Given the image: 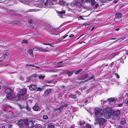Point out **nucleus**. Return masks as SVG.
<instances>
[{
    "label": "nucleus",
    "instance_id": "nucleus-1",
    "mask_svg": "<svg viewBox=\"0 0 128 128\" xmlns=\"http://www.w3.org/2000/svg\"><path fill=\"white\" fill-rule=\"evenodd\" d=\"M5 92L7 94V98L11 100L14 98V96L12 95L13 91L11 89L7 88L6 89Z\"/></svg>",
    "mask_w": 128,
    "mask_h": 128
},
{
    "label": "nucleus",
    "instance_id": "nucleus-2",
    "mask_svg": "<svg viewBox=\"0 0 128 128\" xmlns=\"http://www.w3.org/2000/svg\"><path fill=\"white\" fill-rule=\"evenodd\" d=\"M24 122L25 124L29 128L32 127L34 125L33 121L32 120L29 121L28 119H24Z\"/></svg>",
    "mask_w": 128,
    "mask_h": 128
},
{
    "label": "nucleus",
    "instance_id": "nucleus-3",
    "mask_svg": "<svg viewBox=\"0 0 128 128\" xmlns=\"http://www.w3.org/2000/svg\"><path fill=\"white\" fill-rule=\"evenodd\" d=\"M104 114V110L102 109H98L95 111V114L96 115H98V114L100 116H102Z\"/></svg>",
    "mask_w": 128,
    "mask_h": 128
},
{
    "label": "nucleus",
    "instance_id": "nucleus-4",
    "mask_svg": "<svg viewBox=\"0 0 128 128\" xmlns=\"http://www.w3.org/2000/svg\"><path fill=\"white\" fill-rule=\"evenodd\" d=\"M96 122L100 124H102L105 122L106 120L103 118H97L96 119Z\"/></svg>",
    "mask_w": 128,
    "mask_h": 128
},
{
    "label": "nucleus",
    "instance_id": "nucleus-5",
    "mask_svg": "<svg viewBox=\"0 0 128 128\" xmlns=\"http://www.w3.org/2000/svg\"><path fill=\"white\" fill-rule=\"evenodd\" d=\"M24 121L23 120H21L18 122V124L21 128H23L24 127Z\"/></svg>",
    "mask_w": 128,
    "mask_h": 128
},
{
    "label": "nucleus",
    "instance_id": "nucleus-6",
    "mask_svg": "<svg viewBox=\"0 0 128 128\" xmlns=\"http://www.w3.org/2000/svg\"><path fill=\"white\" fill-rule=\"evenodd\" d=\"M37 87L35 84H32L30 85L29 86V89L31 90H36Z\"/></svg>",
    "mask_w": 128,
    "mask_h": 128
},
{
    "label": "nucleus",
    "instance_id": "nucleus-7",
    "mask_svg": "<svg viewBox=\"0 0 128 128\" xmlns=\"http://www.w3.org/2000/svg\"><path fill=\"white\" fill-rule=\"evenodd\" d=\"M26 88L22 89L20 91V95L22 96H23L26 94Z\"/></svg>",
    "mask_w": 128,
    "mask_h": 128
},
{
    "label": "nucleus",
    "instance_id": "nucleus-8",
    "mask_svg": "<svg viewBox=\"0 0 128 128\" xmlns=\"http://www.w3.org/2000/svg\"><path fill=\"white\" fill-rule=\"evenodd\" d=\"M111 113L109 112H105L104 115V117L107 119H108L111 117Z\"/></svg>",
    "mask_w": 128,
    "mask_h": 128
},
{
    "label": "nucleus",
    "instance_id": "nucleus-9",
    "mask_svg": "<svg viewBox=\"0 0 128 128\" xmlns=\"http://www.w3.org/2000/svg\"><path fill=\"white\" fill-rule=\"evenodd\" d=\"M38 50H39V51H41L44 52H48L49 50H46V48L45 49H44V48H38Z\"/></svg>",
    "mask_w": 128,
    "mask_h": 128
},
{
    "label": "nucleus",
    "instance_id": "nucleus-10",
    "mask_svg": "<svg viewBox=\"0 0 128 128\" xmlns=\"http://www.w3.org/2000/svg\"><path fill=\"white\" fill-rule=\"evenodd\" d=\"M120 114L119 110H117L114 112V115L116 116H118Z\"/></svg>",
    "mask_w": 128,
    "mask_h": 128
},
{
    "label": "nucleus",
    "instance_id": "nucleus-11",
    "mask_svg": "<svg viewBox=\"0 0 128 128\" xmlns=\"http://www.w3.org/2000/svg\"><path fill=\"white\" fill-rule=\"evenodd\" d=\"M74 71H66V73L68 75V76H71L74 73Z\"/></svg>",
    "mask_w": 128,
    "mask_h": 128
},
{
    "label": "nucleus",
    "instance_id": "nucleus-12",
    "mask_svg": "<svg viewBox=\"0 0 128 128\" xmlns=\"http://www.w3.org/2000/svg\"><path fill=\"white\" fill-rule=\"evenodd\" d=\"M114 20L116 22H120L122 20V19L121 18L116 17Z\"/></svg>",
    "mask_w": 128,
    "mask_h": 128
},
{
    "label": "nucleus",
    "instance_id": "nucleus-13",
    "mask_svg": "<svg viewBox=\"0 0 128 128\" xmlns=\"http://www.w3.org/2000/svg\"><path fill=\"white\" fill-rule=\"evenodd\" d=\"M116 98H108V101L109 102H112L116 100Z\"/></svg>",
    "mask_w": 128,
    "mask_h": 128
},
{
    "label": "nucleus",
    "instance_id": "nucleus-14",
    "mask_svg": "<svg viewBox=\"0 0 128 128\" xmlns=\"http://www.w3.org/2000/svg\"><path fill=\"white\" fill-rule=\"evenodd\" d=\"M20 95L19 94H17L15 98V99L16 100H20L21 97Z\"/></svg>",
    "mask_w": 128,
    "mask_h": 128
},
{
    "label": "nucleus",
    "instance_id": "nucleus-15",
    "mask_svg": "<svg viewBox=\"0 0 128 128\" xmlns=\"http://www.w3.org/2000/svg\"><path fill=\"white\" fill-rule=\"evenodd\" d=\"M88 77V74H85L83 76H81V79L82 80H84Z\"/></svg>",
    "mask_w": 128,
    "mask_h": 128
},
{
    "label": "nucleus",
    "instance_id": "nucleus-16",
    "mask_svg": "<svg viewBox=\"0 0 128 128\" xmlns=\"http://www.w3.org/2000/svg\"><path fill=\"white\" fill-rule=\"evenodd\" d=\"M28 53L32 57H34L33 54V52L32 50L30 49L29 50H28Z\"/></svg>",
    "mask_w": 128,
    "mask_h": 128
},
{
    "label": "nucleus",
    "instance_id": "nucleus-17",
    "mask_svg": "<svg viewBox=\"0 0 128 128\" xmlns=\"http://www.w3.org/2000/svg\"><path fill=\"white\" fill-rule=\"evenodd\" d=\"M105 112L111 113V109L110 108H108L106 109Z\"/></svg>",
    "mask_w": 128,
    "mask_h": 128
},
{
    "label": "nucleus",
    "instance_id": "nucleus-18",
    "mask_svg": "<svg viewBox=\"0 0 128 128\" xmlns=\"http://www.w3.org/2000/svg\"><path fill=\"white\" fill-rule=\"evenodd\" d=\"M39 107L37 106H35L32 108L33 109L34 111H38L39 109Z\"/></svg>",
    "mask_w": 128,
    "mask_h": 128
},
{
    "label": "nucleus",
    "instance_id": "nucleus-19",
    "mask_svg": "<svg viewBox=\"0 0 128 128\" xmlns=\"http://www.w3.org/2000/svg\"><path fill=\"white\" fill-rule=\"evenodd\" d=\"M51 90L50 89H48L46 90L45 91V93L46 94H50L51 92Z\"/></svg>",
    "mask_w": 128,
    "mask_h": 128
},
{
    "label": "nucleus",
    "instance_id": "nucleus-20",
    "mask_svg": "<svg viewBox=\"0 0 128 128\" xmlns=\"http://www.w3.org/2000/svg\"><path fill=\"white\" fill-rule=\"evenodd\" d=\"M8 52H6L5 54L3 55L1 58L4 59L5 58L6 56H8Z\"/></svg>",
    "mask_w": 128,
    "mask_h": 128
},
{
    "label": "nucleus",
    "instance_id": "nucleus-21",
    "mask_svg": "<svg viewBox=\"0 0 128 128\" xmlns=\"http://www.w3.org/2000/svg\"><path fill=\"white\" fill-rule=\"evenodd\" d=\"M83 4H85L86 2L88 3V2L90 3V1L88 0H81Z\"/></svg>",
    "mask_w": 128,
    "mask_h": 128
},
{
    "label": "nucleus",
    "instance_id": "nucleus-22",
    "mask_svg": "<svg viewBox=\"0 0 128 128\" xmlns=\"http://www.w3.org/2000/svg\"><path fill=\"white\" fill-rule=\"evenodd\" d=\"M69 96L70 97L73 98H76V95L73 94H70Z\"/></svg>",
    "mask_w": 128,
    "mask_h": 128
},
{
    "label": "nucleus",
    "instance_id": "nucleus-23",
    "mask_svg": "<svg viewBox=\"0 0 128 128\" xmlns=\"http://www.w3.org/2000/svg\"><path fill=\"white\" fill-rule=\"evenodd\" d=\"M122 14L120 13H117L116 14V17L117 18H121V16Z\"/></svg>",
    "mask_w": 128,
    "mask_h": 128
},
{
    "label": "nucleus",
    "instance_id": "nucleus-24",
    "mask_svg": "<svg viewBox=\"0 0 128 128\" xmlns=\"http://www.w3.org/2000/svg\"><path fill=\"white\" fill-rule=\"evenodd\" d=\"M58 4L64 6V1L62 0L59 1L58 2Z\"/></svg>",
    "mask_w": 128,
    "mask_h": 128
},
{
    "label": "nucleus",
    "instance_id": "nucleus-25",
    "mask_svg": "<svg viewBox=\"0 0 128 128\" xmlns=\"http://www.w3.org/2000/svg\"><path fill=\"white\" fill-rule=\"evenodd\" d=\"M57 13H59L60 14H64L65 13V10H62L61 12H58L57 11Z\"/></svg>",
    "mask_w": 128,
    "mask_h": 128
},
{
    "label": "nucleus",
    "instance_id": "nucleus-26",
    "mask_svg": "<svg viewBox=\"0 0 128 128\" xmlns=\"http://www.w3.org/2000/svg\"><path fill=\"white\" fill-rule=\"evenodd\" d=\"M58 110L59 111V112H60L62 111V110H61L59 108H56L54 110V112H55L57 111H58Z\"/></svg>",
    "mask_w": 128,
    "mask_h": 128
},
{
    "label": "nucleus",
    "instance_id": "nucleus-27",
    "mask_svg": "<svg viewBox=\"0 0 128 128\" xmlns=\"http://www.w3.org/2000/svg\"><path fill=\"white\" fill-rule=\"evenodd\" d=\"M58 110L59 111V112H60L62 111V110H61L59 108H56L54 110V112H55L57 111H58Z\"/></svg>",
    "mask_w": 128,
    "mask_h": 128
},
{
    "label": "nucleus",
    "instance_id": "nucleus-28",
    "mask_svg": "<svg viewBox=\"0 0 128 128\" xmlns=\"http://www.w3.org/2000/svg\"><path fill=\"white\" fill-rule=\"evenodd\" d=\"M82 69H80L77 70L75 72V74H78L80 72L82 71Z\"/></svg>",
    "mask_w": 128,
    "mask_h": 128
},
{
    "label": "nucleus",
    "instance_id": "nucleus-29",
    "mask_svg": "<svg viewBox=\"0 0 128 128\" xmlns=\"http://www.w3.org/2000/svg\"><path fill=\"white\" fill-rule=\"evenodd\" d=\"M95 3L96 2L94 0H91V4L92 6H94Z\"/></svg>",
    "mask_w": 128,
    "mask_h": 128
},
{
    "label": "nucleus",
    "instance_id": "nucleus-30",
    "mask_svg": "<svg viewBox=\"0 0 128 128\" xmlns=\"http://www.w3.org/2000/svg\"><path fill=\"white\" fill-rule=\"evenodd\" d=\"M109 0H101V2L102 3H106L108 2Z\"/></svg>",
    "mask_w": 128,
    "mask_h": 128
},
{
    "label": "nucleus",
    "instance_id": "nucleus-31",
    "mask_svg": "<svg viewBox=\"0 0 128 128\" xmlns=\"http://www.w3.org/2000/svg\"><path fill=\"white\" fill-rule=\"evenodd\" d=\"M44 88L43 87H42V88H40V87H38V88L37 90V91H41L42 90H44Z\"/></svg>",
    "mask_w": 128,
    "mask_h": 128
},
{
    "label": "nucleus",
    "instance_id": "nucleus-32",
    "mask_svg": "<svg viewBox=\"0 0 128 128\" xmlns=\"http://www.w3.org/2000/svg\"><path fill=\"white\" fill-rule=\"evenodd\" d=\"M9 12L10 14L12 15H14L15 14V12L12 10H10Z\"/></svg>",
    "mask_w": 128,
    "mask_h": 128
},
{
    "label": "nucleus",
    "instance_id": "nucleus-33",
    "mask_svg": "<svg viewBox=\"0 0 128 128\" xmlns=\"http://www.w3.org/2000/svg\"><path fill=\"white\" fill-rule=\"evenodd\" d=\"M75 4L78 6L79 7H81V4L80 2H76L75 3Z\"/></svg>",
    "mask_w": 128,
    "mask_h": 128
},
{
    "label": "nucleus",
    "instance_id": "nucleus-34",
    "mask_svg": "<svg viewBox=\"0 0 128 128\" xmlns=\"http://www.w3.org/2000/svg\"><path fill=\"white\" fill-rule=\"evenodd\" d=\"M28 43V40H24L22 42V43H25V44H27Z\"/></svg>",
    "mask_w": 128,
    "mask_h": 128
},
{
    "label": "nucleus",
    "instance_id": "nucleus-35",
    "mask_svg": "<svg viewBox=\"0 0 128 128\" xmlns=\"http://www.w3.org/2000/svg\"><path fill=\"white\" fill-rule=\"evenodd\" d=\"M48 118V116L46 115H44L43 117V119L45 120L47 119Z\"/></svg>",
    "mask_w": 128,
    "mask_h": 128
},
{
    "label": "nucleus",
    "instance_id": "nucleus-36",
    "mask_svg": "<svg viewBox=\"0 0 128 128\" xmlns=\"http://www.w3.org/2000/svg\"><path fill=\"white\" fill-rule=\"evenodd\" d=\"M26 65L31 66H34V67H36V68H40V67L38 66H36L33 65L32 64H26Z\"/></svg>",
    "mask_w": 128,
    "mask_h": 128
},
{
    "label": "nucleus",
    "instance_id": "nucleus-37",
    "mask_svg": "<svg viewBox=\"0 0 128 128\" xmlns=\"http://www.w3.org/2000/svg\"><path fill=\"white\" fill-rule=\"evenodd\" d=\"M54 126L52 125H50L48 126V128H54Z\"/></svg>",
    "mask_w": 128,
    "mask_h": 128
},
{
    "label": "nucleus",
    "instance_id": "nucleus-38",
    "mask_svg": "<svg viewBox=\"0 0 128 128\" xmlns=\"http://www.w3.org/2000/svg\"><path fill=\"white\" fill-rule=\"evenodd\" d=\"M92 79H93L94 80H95V78L94 76H92L90 78H88V80H90Z\"/></svg>",
    "mask_w": 128,
    "mask_h": 128
},
{
    "label": "nucleus",
    "instance_id": "nucleus-39",
    "mask_svg": "<svg viewBox=\"0 0 128 128\" xmlns=\"http://www.w3.org/2000/svg\"><path fill=\"white\" fill-rule=\"evenodd\" d=\"M43 44L44 45H50V46L51 47H52L53 46L51 44H49V43H44Z\"/></svg>",
    "mask_w": 128,
    "mask_h": 128
},
{
    "label": "nucleus",
    "instance_id": "nucleus-40",
    "mask_svg": "<svg viewBox=\"0 0 128 128\" xmlns=\"http://www.w3.org/2000/svg\"><path fill=\"white\" fill-rule=\"evenodd\" d=\"M44 76H38V78L40 79H43L44 78Z\"/></svg>",
    "mask_w": 128,
    "mask_h": 128
},
{
    "label": "nucleus",
    "instance_id": "nucleus-41",
    "mask_svg": "<svg viewBox=\"0 0 128 128\" xmlns=\"http://www.w3.org/2000/svg\"><path fill=\"white\" fill-rule=\"evenodd\" d=\"M86 128H91V126L88 124L86 125Z\"/></svg>",
    "mask_w": 128,
    "mask_h": 128
},
{
    "label": "nucleus",
    "instance_id": "nucleus-42",
    "mask_svg": "<svg viewBox=\"0 0 128 128\" xmlns=\"http://www.w3.org/2000/svg\"><path fill=\"white\" fill-rule=\"evenodd\" d=\"M32 78V76H30L29 77H27V81H28L29 80H30Z\"/></svg>",
    "mask_w": 128,
    "mask_h": 128
},
{
    "label": "nucleus",
    "instance_id": "nucleus-43",
    "mask_svg": "<svg viewBox=\"0 0 128 128\" xmlns=\"http://www.w3.org/2000/svg\"><path fill=\"white\" fill-rule=\"evenodd\" d=\"M126 122L125 120L123 121H120V123L122 124H124L126 123Z\"/></svg>",
    "mask_w": 128,
    "mask_h": 128
},
{
    "label": "nucleus",
    "instance_id": "nucleus-44",
    "mask_svg": "<svg viewBox=\"0 0 128 128\" xmlns=\"http://www.w3.org/2000/svg\"><path fill=\"white\" fill-rule=\"evenodd\" d=\"M115 75L117 78H119V76L117 73H116L115 74Z\"/></svg>",
    "mask_w": 128,
    "mask_h": 128
},
{
    "label": "nucleus",
    "instance_id": "nucleus-45",
    "mask_svg": "<svg viewBox=\"0 0 128 128\" xmlns=\"http://www.w3.org/2000/svg\"><path fill=\"white\" fill-rule=\"evenodd\" d=\"M98 6V4H96L95 6L94 7V9L97 8Z\"/></svg>",
    "mask_w": 128,
    "mask_h": 128
},
{
    "label": "nucleus",
    "instance_id": "nucleus-46",
    "mask_svg": "<svg viewBox=\"0 0 128 128\" xmlns=\"http://www.w3.org/2000/svg\"><path fill=\"white\" fill-rule=\"evenodd\" d=\"M33 77L36 78L37 76V75L36 74H34L32 75V76Z\"/></svg>",
    "mask_w": 128,
    "mask_h": 128
},
{
    "label": "nucleus",
    "instance_id": "nucleus-47",
    "mask_svg": "<svg viewBox=\"0 0 128 128\" xmlns=\"http://www.w3.org/2000/svg\"><path fill=\"white\" fill-rule=\"evenodd\" d=\"M37 127L38 128H41L42 126L40 124H38L37 125Z\"/></svg>",
    "mask_w": 128,
    "mask_h": 128
},
{
    "label": "nucleus",
    "instance_id": "nucleus-48",
    "mask_svg": "<svg viewBox=\"0 0 128 128\" xmlns=\"http://www.w3.org/2000/svg\"><path fill=\"white\" fill-rule=\"evenodd\" d=\"M26 108L28 111H29L30 110L29 107L28 106H26Z\"/></svg>",
    "mask_w": 128,
    "mask_h": 128
},
{
    "label": "nucleus",
    "instance_id": "nucleus-49",
    "mask_svg": "<svg viewBox=\"0 0 128 128\" xmlns=\"http://www.w3.org/2000/svg\"><path fill=\"white\" fill-rule=\"evenodd\" d=\"M32 20L31 19H30L28 21V22L30 24H32Z\"/></svg>",
    "mask_w": 128,
    "mask_h": 128
},
{
    "label": "nucleus",
    "instance_id": "nucleus-50",
    "mask_svg": "<svg viewBox=\"0 0 128 128\" xmlns=\"http://www.w3.org/2000/svg\"><path fill=\"white\" fill-rule=\"evenodd\" d=\"M123 104H118V106L119 107H122V106Z\"/></svg>",
    "mask_w": 128,
    "mask_h": 128
},
{
    "label": "nucleus",
    "instance_id": "nucleus-51",
    "mask_svg": "<svg viewBox=\"0 0 128 128\" xmlns=\"http://www.w3.org/2000/svg\"><path fill=\"white\" fill-rule=\"evenodd\" d=\"M29 27L30 28H34V26L32 25H30Z\"/></svg>",
    "mask_w": 128,
    "mask_h": 128
},
{
    "label": "nucleus",
    "instance_id": "nucleus-52",
    "mask_svg": "<svg viewBox=\"0 0 128 128\" xmlns=\"http://www.w3.org/2000/svg\"><path fill=\"white\" fill-rule=\"evenodd\" d=\"M63 107H66L68 106V105L67 104H66L63 105L62 106Z\"/></svg>",
    "mask_w": 128,
    "mask_h": 128
},
{
    "label": "nucleus",
    "instance_id": "nucleus-53",
    "mask_svg": "<svg viewBox=\"0 0 128 128\" xmlns=\"http://www.w3.org/2000/svg\"><path fill=\"white\" fill-rule=\"evenodd\" d=\"M64 108L63 106H61L59 108H60L61 110H62L63 108Z\"/></svg>",
    "mask_w": 128,
    "mask_h": 128
},
{
    "label": "nucleus",
    "instance_id": "nucleus-54",
    "mask_svg": "<svg viewBox=\"0 0 128 128\" xmlns=\"http://www.w3.org/2000/svg\"><path fill=\"white\" fill-rule=\"evenodd\" d=\"M68 36V35L66 34V35H65L63 37H62V38H66V37L67 36Z\"/></svg>",
    "mask_w": 128,
    "mask_h": 128
},
{
    "label": "nucleus",
    "instance_id": "nucleus-55",
    "mask_svg": "<svg viewBox=\"0 0 128 128\" xmlns=\"http://www.w3.org/2000/svg\"><path fill=\"white\" fill-rule=\"evenodd\" d=\"M57 76V75H53L52 76V77H54L56 76Z\"/></svg>",
    "mask_w": 128,
    "mask_h": 128
},
{
    "label": "nucleus",
    "instance_id": "nucleus-56",
    "mask_svg": "<svg viewBox=\"0 0 128 128\" xmlns=\"http://www.w3.org/2000/svg\"><path fill=\"white\" fill-rule=\"evenodd\" d=\"M74 36V35H73V34H72L69 36V37L70 38H71L72 37H73Z\"/></svg>",
    "mask_w": 128,
    "mask_h": 128
},
{
    "label": "nucleus",
    "instance_id": "nucleus-57",
    "mask_svg": "<svg viewBox=\"0 0 128 128\" xmlns=\"http://www.w3.org/2000/svg\"><path fill=\"white\" fill-rule=\"evenodd\" d=\"M38 48H34V50H38Z\"/></svg>",
    "mask_w": 128,
    "mask_h": 128
},
{
    "label": "nucleus",
    "instance_id": "nucleus-58",
    "mask_svg": "<svg viewBox=\"0 0 128 128\" xmlns=\"http://www.w3.org/2000/svg\"><path fill=\"white\" fill-rule=\"evenodd\" d=\"M12 126V125H9L8 126V128H10Z\"/></svg>",
    "mask_w": 128,
    "mask_h": 128
},
{
    "label": "nucleus",
    "instance_id": "nucleus-59",
    "mask_svg": "<svg viewBox=\"0 0 128 128\" xmlns=\"http://www.w3.org/2000/svg\"><path fill=\"white\" fill-rule=\"evenodd\" d=\"M118 0H114V3H116L118 2Z\"/></svg>",
    "mask_w": 128,
    "mask_h": 128
},
{
    "label": "nucleus",
    "instance_id": "nucleus-60",
    "mask_svg": "<svg viewBox=\"0 0 128 128\" xmlns=\"http://www.w3.org/2000/svg\"><path fill=\"white\" fill-rule=\"evenodd\" d=\"M122 40H121V38H120V39L118 40H117V41H118L120 42V41H121Z\"/></svg>",
    "mask_w": 128,
    "mask_h": 128
},
{
    "label": "nucleus",
    "instance_id": "nucleus-61",
    "mask_svg": "<svg viewBox=\"0 0 128 128\" xmlns=\"http://www.w3.org/2000/svg\"><path fill=\"white\" fill-rule=\"evenodd\" d=\"M125 38H126L125 37H124L121 38V40H123L125 39Z\"/></svg>",
    "mask_w": 128,
    "mask_h": 128
},
{
    "label": "nucleus",
    "instance_id": "nucleus-62",
    "mask_svg": "<svg viewBox=\"0 0 128 128\" xmlns=\"http://www.w3.org/2000/svg\"><path fill=\"white\" fill-rule=\"evenodd\" d=\"M80 18L81 19H82V20H84V19L81 16H80Z\"/></svg>",
    "mask_w": 128,
    "mask_h": 128
},
{
    "label": "nucleus",
    "instance_id": "nucleus-63",
    "mask_svg": "<svg viewBox=\"0 0 128 128\" xmlns=\"http://www.w3.org/2000/svg\"><path fill=\"white\" fill-rule=\"evenodd\" d=\"M94 26L91 29L90 31H92L94 29Z\"/></svg>",
    "mask_w": 128,
    "mask_h": 128
},
{
    "label": "nucleus",
    "instance_id": "nucleus-64",
    "mask_svg": "<svg viewBox=\"0 0 128 128\" xmlns=\"http://www.w3.org/2000/svg\"><path fill=\"white\" fill-rule=\"evenodd\" d=\"M0 128H5L4 126H1L0 127Z\"/></svg>",
    "mask_w": 128,
    "mask_h": 128
}]
</instances>
